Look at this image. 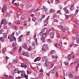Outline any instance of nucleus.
Wrapping results in <instances>:
<instances>
[{
  "instance_id": "1",
  "label": "nucleus",
  "mask_w": 79,
  "mask_h": 79,
  "mask_svg": "<svg viewBox=\"0 0 79 79\" xmlns=\"http://www.w3.org/2000/svg\"><path fill=\"white\" fill-rule=\"evenodd\" d=\"M20 54L21 55H23V56H26L27 57H29V53L28 52H25L23 51H21L20 53Z\"/></svg>"
},
{
  "instance_id": "2",
  "label": "nucleus",
  "mask_w": 79,
  "mask_h": 79,
  "mask_svg": "<svg viewBox=\"0 0 79 79\" xmlns=\"http://www.w3.org/2000/svg\"><path fill=\"white\" fill-rule=\"evenodd\" d=\"M56 69H57V66H55L53 69L51 70L50 72L51 73H52V74H54V73H55V72H56Z\"/></svg>"
},
{
  "instance_id": "3",
  "label": "nucleus",
  "mask_w": 79,
  "mask_h": 79,
  "mask_svg": "<svg viewBox=\"0 0 79 79\" xmlns=\"http://www.w3.org/2000/svg\"><path fill=\"white\" fill-rule=\"evenodd\" d=\"M49 35L50 36V38L53 39L55 36V33L53 31L50 32L49 33Z\"/></svg>"
},
{
  "instance_id": "4",
  "label": "nucleus",
  "mask_w": 79,
  "mask_h": 79,
  "mask_svg": "<svg viewBox=\"0 0 79 79\" xmlns=\"http://www.w3.org/2000/svg\"><path fill=\"white\" fill-rule=\"evenodd\" d=\"M76 22L77 24H78V26H76V24H74L73 25V26L75 27V28H78V27H79V20H78L77 19H76Z\"/></svg>"
},
{
  "instance_id": "5",
  "label": "nucleus",
  "mask_w": 79,
  "mask_h": 79,
  "mask_svg": "<svg viewBox=\"0 0 79 79\" xmlns=\"http://www.w3.org/2000/svg\"><path fill=\"white\" fill-rule=\"evenodd\" d=\"M22 48L23 49H25V50H27L28 48L27 46V44L26 43H24L22 44Z\"/></svg>"
},
{
  "instance_id": "6",
  "label": "nucleus",
  "mask_w": 79,
  "mask_h": 79,
  "mask_svg": "<svg viewBox=\"0 0 79 79\" xmlns=\"http://www.w3.org/2000/svg\"><path fill=\"white\" fill-rule=\"evenodd\" d=\"M43 47H44V48H45L46 49V50H49V48H48V44H44Z\"/></svg>"
},
{
  "instance_id": "7",
  "label": "nucleus",
  "mask_w": 79,
  "mask_h": 79,
  "mask_svg": "<svg viewBox=\"0 0 79 79\" xmlns=\"http://www.w3.org/2000/svg\"><path fill=\"white\" fill-rule=\"evenodd\" d=\"M64 11L65 13L66 14L69 13L70 12L68 9H67V7H65L64 8Z\"/></svg>"
},
{
  "instance_id": "8",
  "label": "nucleus",
  "mask_w": 79,
  "mask_h": 79,
  "mask_svg": "<svg viewBox=\"0 0 79 79\" xmlns=\"http://www.w3.org/2000/svg\"><path fill=\"white\" fill-rule=\"evenodd\" d=\"M7 10V7L6 6H4L2 8V12H3L4 11H5Z\"/></svg>"
},
{
  "instance_id": "9",
  "label": "nucleus",
  "mask_w": 79,
  "mask_h": 79,
  "mask_svg": "<svg viewBox=\"0 0 79 79\" xmlns=\"http://www.w3.org/2000/svg\"><path fill=\"white\" fill-rule=\"evenodd\" d=\"M68 76L69 78H70V79H72V78H73V77H74V76L72 74V73H71V72H70L69 73Z\"/></svg>"
},
{
  "instance_id": "10",
  "label": "nucleus",
  "mask_w": 79,
  "mask_h": 79,
  "mask_svg": "<svg viewBox=\"0 0 79 79\" xmlns=\"http://www.w3.org/2000/svg\"><path fill=\"white\" fill-rule=\"evenodd\" d=\"M26 64H27L26 63H23V64H21L22 67V68H24L25 69H26V67H27V65Z\"/></svg>"
},
{
  "instance_id": "11",
  "label": "nucleus",
  "mask_w": 79,
  "mask_h": 79,
  "mask_svg": "<svg viewBox=\"0 0 79 79\" xmlns=\"http://www.w3.org/2000/svg\"><path fill=\"white\" fill-rule=\"evenodd\" d=\"M23 35H20L19 36L18 40V41H19V42H21V40L22 39V37H23Z\"/></svg>"
},
{
  "instance_id": "12",
  "label": "nucleus",
  "mask_w": 79,
  "mask_h": 79,
  "mask_svg": "<svg viewBox=\"0 0 79 79\" xmlns=\"http://www.w3.org/2000/svg\"><path fill=\"white\" fill-rule=\"evenodd\" d=\"M55 46L56 48L60 49L61 48V46L58 44H55Z\"/></svg>"
},
{
  "instance_id": "13",
  "label": "nucleus",
  "mask_w": 79,
  "mask_h": 79,
  "mask_svg": "<svg viewBox=\"0 0 79 79\" xmlns=\"http://www.w3.org/2000/svg\"><path fill=\"white\" fill-rule=\"evenodd\" d=\"M24 6V5L23 4L21 3L20 5H19L18 6L19 8L20 9H23V7Z\"/></svg>"
},
{
  "instance_id": "14",
  "label": "nucleus",
  "mask_w": 79,
  "mask_h": 79,
  "mask_svg": "<svg viewBox=\"0 0 79 79\" xmlns=\"http://www.w3.org/2000/svg\"><path fill=\"white\" fill-rule=\"evenodd\" d=\"M21 76L23 77V76H25V71L24 70H23L22 71V72H21Z\"/></svg>"
},
{
  "instance_id": "15",
  "label": "nucleus",
  "mask_w": 79,
  "mask_h": 79,
  "mask_svg": "<svg viewBox=\"0 0 79 79\" xmlns=\"http://www.w3.org/2000/svg\"><path fill=\"white\" fill-rule=\"evenodd\" d=\"M32 6V3L29 4L27 6H26L27 9H29V8H31Z\"/></svg>"
},
{
  "instance_id": "16",
  "label": "nucleus",
  "mask_w": 79,
  "mask_h": 79,
  "mask_svg": "<svg viewBox=\"0 0 79 79\" xmlns=\"http://www.w3.org/2000/svg\"><path fill=\"white\" fill-rule=\"evenodd\" d=\"M22 13H23L20 11L18 12L17 13V15L18 18H19V15H22Z\"/></svg>"
},
{
  "instance_id": "17",
  "label": "nucleus",
  "mask_w": 79,
  "mask_h": 79,
  "mask_svg": "<svg viewBox=\"0 0 79 79\" xmlns=\"http://www.w3.org/2000/svg\"><path fill=\"white\" fill-rule=\"evenodd\" d=\"M2 21L4 23V25H5V24H7V20H6V19H3Z\"/></svg>"
},
{
  "instance_id": "18",
  "label": "nucleus",
  "mask_w": 79,
  "mask_h": 79,
  "mask_svg": "<svg viewBox=\"0 0 79 79\" xmlns=\"http://www.w3.org/2000/svg\"><path fill=\"white\" fill-rule=\"evenodd\" d=\"M74 5H72L70 7V10L71 11H73V10H74Z\"/></svg>"
},
{
  "instance_id": "19",
  "label": "nucleus",
  "mask_w": 79,
  "mask_h": 79,
  "mask_svg": "<svg viewBox=\"0 0 79 79\" xmlns=\"http://www.w3.org/2000/svg\"><path fill=\"white\" fill-rule=\"evenodd\" d=\"M0 40L2 42H3L5 40V38L3 37H2L0 38Z\"/></svg>"
},
{
  "instance_id": "20",
  "label": "nucleus",
  "mask_w": 79,
  "mask_h": 79,
  "mask_svg": "<svg viewBox=\"0 0 79 79\" xmlns=\"http://www.w3.org/2000/svg\"><path fill=\"white\" fill-rule=\"evenodd\" d=\"M43 8H44V11H45V12H47V11H48L47 8V7H46L45 6H43Z\"/></svg>"
},
{
  "instance_id": "21",
  "label": "nucleus",
  "mask_w": 79,
  "mask_h": 79,
  "mask_svg": "<svg viewBox=\"0 0 79 79\" xmlns=\"http://www.w3.org/2000/svg\"><path fill=\"white\" fill-rule=\"evenodd\" d=\"M55 11L53 10V9H51L49 10V12L50 13H55Z\"/></svg>"
},
{
  "instance_id": "22",
  "label": "nucleus",
  "mask_w": 79,
  "mask_h": 79,
  "mask_svg": "<svg viewBox=\"0 0 79 79\" xmlns=\"http://www.w3.org/2000/svg\"><path fill=\"white\" fill-rule=\"evenodd\" d=\"M42 50L44 52H45L47 51V50H46V49H45V48H44V47H42Z\"/></svg>"
},
{
  "instance_id": "23",
  "label": "nucleus",
  "mask_w": 79,
  "mask_h": 79,
  "mask_svg": "<svg viewBox=\"0 0 79 79\" xmlns=\"http://www.w3.org/2000/svg\"><path fill=\"white\" fill-rule=\"evenodd\" d=\"M71 58V54H69L67 57L68 60H69V59Z\"/></svg>"
},
{
  "instance_id": "24",
  "label": "nucleus",
  "mask_w": 79,
  "mask_h": 79,
  "mask_svg": "<svg viewBox=\"0 0 79 79\" xmlns=\"http://www.w3.org/2000/svg\"><path fill=\"white\" fill-rule=\"evenodd\" d=\"M35 20H36V17H33L32 19V21H34V22H35Z\"/></svg>"
},
{
  "instance_id": "25",
  "label": "nucleus",
  "mask_w": 79,
  "mask_h": 79,
  "mask_svg": "<svg viewBox=\"0 0 79 79\" xmlns=\"http://www.w3.org/2000/svg\"><path fill=\"white\" fill-rule=\"evenodd\" d=\"M62 38L63 39H65L66 38V35L65 34H63L62 35Z\"/></svg>"
},
{
  "instance_id": "26",
  "label": "nucleus",
  "mask_w": 79,
  "mask_h": 79,
  "mask_svg": "<svg viewBox=\"0 0 79 79\" xmlns=\"http://www.w3.org/2000/svg\"><path fill=\"white\" fill-rule=\"evenodd\" d=\"M44 31H42L39 34V35H40V36H42V35L44 34Z\"/></svg>"
},
{
  "instance_id": "27",
  "label": "nucleus",
  "mask_w": 79,
  "mask_h": 79,
  "mask_svg": "<svg viewBox=\"0 0 79 79\" xmlns=\"http://www.w3.org/2000/svg\"><path fill=\"white\" fill-rule=\"evenodd\" d=\"M21 19L23 20V19H25V16L24 15H22L20 17Z\"/></svg>"
},
{
  "instance_id": "28",
  "label": "nucleus",
  "mask_w": 79,
  "mask_h": 79,
  "mask_svg": "<svg viewBox=\"0 0 79 79\" xmlns=\"http://www.w3.org/2000/svg\"><path fill=\"white\" fill-rule=\"evenodd\" d=\"M47 57L46 56H44L42 58V60H43V61H44V60H47Z\"/></svg>"
},
{
  "instance_id": "29",
  "label": "nucleus",
  "mask_w": 79,
  "mask_h": 79,
  "mask_svg": "<svg viewBox=\"0 0 79 79\" xmlns=\"http://www.w3.org/2000/svg\"><path fill=\"white\" fill-rule=\"evenodd\" d=\"M3 36L4 37H5V38H6V33H4L3 34Z\"/></svg>"
},
{
  "instance_id": "30",
  "label": "nucleus",
  "mask_w": 79,
  "mask_h": 79,
  "mask_svg": "<svg viewBox=\"0 0 79 79\" xmlns=\"http://www.w3.org/2000/svg\"><path fill=\"white\" fill-rule=\"evenodd\" d=\"M12 36L11 35H9L8 36V39H11L12 38Z\"/></svg>"
},
{
  "instance_id": "31",
  "label": "nucleus",
  "mask_w": 79,
  "mask_h": 79,
  "mask_svg": "<svg viewBox=\"0 0 79 79\" xmlns=\"http://www.w3.org/2000/svg\"><path fill=\"white\" fill-rule=\"evenodd\" d=\"M15 23L16 24H20V23L19 22V21H17L15 22Z\"/></svg>"
},
{
  "instance_id": "32",
  "label": "nucleus",
  "mask_w": 79,
  "mask_h": 79,
  "mask_svg": "<svg viewBox=\"0 0 79 79\" xmlns=\"http://www.w3.org/2000/svg\"><path fill=\"white\" fill-rule=\"evenodd\" d=\"M43 38L47 36V34L46 33H44V34L42 35Z\"/></svg>"
},
{
  "instance_id": "33",
  "label": "nucleus",
  "mask_w": 79,
  "mask_h": 79,
  "mask_svg": "<svg viewBox=\"0 0 79 79\" xmlns=\"http://www.w3.org/2000/svg\"><path fill=\"white\" fill-rule=\"evenodd\" d=\"M41 40L42 42H45V39L43 37H42Z\"/></svg>"
},
{
  "instance_id": "34",
  "label": "nucleus",
  "mask_w": 79,
  "mask_h": 79,
  "mask_svg": "<svg viewBox=\"0 0 79 79\" xmlns=\"http://www.w3.org/2000/svg\"><path fill=\"white\" fill-rule=\"evenodd\" d=\"M76 43L77 44H79V38H76Z\"/></svg>"
},
{
  "instance_id": "35",
  "label": "nucleus",
  "mask_w": 79,
  "mask_h": 79,
  "mask_svg": "<svg viewBox=\"0 0 79 79\" xmlns=\"http://www.w3.org/2000/svg\"><path fill=\"white\" fill-rule=\"evenodd\" d=\"M55 53V51L52 50L50 54V55H52V54H53V53Z\"/></svg>"
},
{
  "instance_id": "36",
  "label": "nucleus",
  "mask_w": 79,
  "mask_h": 79,
  "mask_svg": "<svg viewBox=\"0 0 79 79\" xmlns=\"http://www.w3.org/2000/svg\"><path fill=\"white\" fill-rule=\"evenodd\" d=\"M31 34V33L29 31L27 32V33H26V35L27 36H29L30 35V34Z\"/></svg>"
},
{
  "instance_id": "37",
  "label": "nucleus",
  "mask_w": 79,
  "mask_h": 79,
  "mask_svg": "<svg viewBox=\"0 0 79 79\" xmlns=\"http://www.w3.org/2000/svg\"><path fill=\"white\" fill-rule=\"evenodd\" d=\"M78 11H79V10H76L75 13V15L76 16V15H77V13H78Z\"/></svg>"
},
{
  "instance_id": "38",
  "label": "nucleus",
  "mask_w": 79,
  "mask_h": 79,
  "mask_svg": "<svg viewBox=\"0 0 79 79\" xmlns=\"http://www.w3.org/2000/svg\"><path fill=\"white\" fill-rule=\"evenodd\" d=\"M47 29L46 27H44L41 30V31H43V32H44V31H45V29Z\"/></svg>"
},
{
  "instance_id": "39",
  "label": "nucleus",
  "mask_w": 79,
  "mask_h": 79,
  "mask_svg": "<svg viewBox=\"0 0 79 79\" xmlns=\"http://www.w3.org/2000/svg\"><path fill=\"white\" fill-rule=\"evenodd\" d=\"M78 60V59H77V61H75L74 62V63L75 64H77L78 62H79V61Z\"/></svg>"
},
{
  "instance_id": "40",
  "label": "nucleus",
  "mask_w": 79,
  "mask_h": 79,
  "mask_svg": "<svg viewBox=\"0 0 79 79\" xmlns=\"http://www.w3.org/2000/svg\"><path fill=\"white\" fill-rule=\"evenodd\" d=\"M18 61L17 60H15L13 61V63H18Z\"/></svg>"
},
{
  "instance_id": "41",
  "label": "nucleus",
  "mask_w": 79,
  "mask_h": 79,
  "mask_svg": "<svg viewBox=\"0 0 79 79\" xmlns=\"http://www.w3.org/2000/svg\"><path fill=\"white\" fill-rule=\"evenodd\" d=\"M32 50V48L31 47H29L28 48V51H31Z\"/></svg>"
},
{
  "instance_id": "42",
  "label": "nucleus",
  "mask_w": 79,
  "mask_h": 79,
  "mask_svg": "<svg viewBox=\"0 0 79 79\" xmlns=\"http://www.w3.org/2000/svg\"><path fill=\"white\" fill-rule=\"evenodd\" d=\"M45 15H43L42 18L40 19V20H41V21H42V19H44V18H45Z\"/></svg>"
},
{
  "instance_id": "43",
  "label": "nucleus",
  "mask_w": 79,
  "mask_h": 79,
  "mask_svg": "<svg viewBox=\"0 0 79 79\" xmlns=\"http://www.w3.org/2000/svg\"><path fill=\"white\" fill-rule=\"evenodd\" d=\"M53 17L54 18H56V17H57V15H56V14L55 13H54Z\"/></svg>"
},
{
  "instance_id": "44",
  "label": "nucleus",
  "mask_w": 79,
  "mask_h": 79,
  "mask_svg": "<svg viewBox=\"0 0 79 79\" xmlns=\"http://www.w3.org/2000/svg\"><path fill=\"white\" fill-rule=\"evenodd\" d=\"M35 42L33 41L32 42V46H33V47H35Z\"/></svg>"
},
{
  "instance_id": "45",
  "label": "nucleus",
  "mask_w": 79,
  "mask_h": 79,
  "mask_svg": "<svg viewBox=\"0 0 79 79\" xmlns=\"http://www.w3.org/2000/svg\"><path fill=\"white\" fill-rule=\"evenodd\" d=\"M66 31H67V29H66V28H64L62 29V31L63 32H66Z\"/></svg>"
},
{
  "instance_id": "46",
  "label": "nucleus",
  "mask_w": 79,
  "mask_h": 79,
  "mask_svg": "<svg viewBox=\"0 0 79 79\" xmlns=\"http://www.w3.org/2000/svg\"><path fill=\"white\" fill-rule=\"evenodd\" d=\"M24 77L26 79H28V76H27L26 74H25V75H24Z\"/></svg>"
},
{
  "instance_id": "47",
  "label": "nucleus",
  "mask_w": 79,
  "mask_h": 79,
  "mask_svg": "<svg viewBox=\"0 0 79 79\" xmlns=\"http://www.w3.org/2000/svg\"><path fill=\"white\" fill-rule=\"evenodd\" d=\"M78 68H79V66L78 65L76 67V71H78Z\"/></svg>"
},
{
  "instance_id": "48",
  "label": "nucleus",
  "mask_w": 79,
  "mask_h": 79,
  "mask_svg": "<svg viewBox=\"0 0 79 79\" xmlns=\"http://www.w3.org/2000/svg\"><path fill=\"white\" fill-rule=\"evenodd\" d=\"M16 45V44L15 43H13L12 44V46L13 47H15Z\"/></svg>"
},
{
  "instance_id": "49",
  "label": "nucleus",
  "mask_w": 79,
  "mask_h": 79,
  "mask_svg": "<svg viewBox=\"0 0 79 79\" xmlns=\"http://www.w3.org/2000/svg\"><path fill=\"white\" fill-rule=\"evenodd\" d=\"M48 20H47V19H46L44 21V23H46L47 24H48Z\"/></svg>"
},
{
  "instance_id": "50",
  "label": "nucleus",
  "mask_w": 79,
  "mask_h": 79,
  "mask_svg": "<svg viewBox=\"0 0 79 79\" xmlns=\"http://www.w3.org/2000/svg\"><path fill=\"white\" fill-rule=\"evenodd\" d=\"M45 66L47 68H48L49 66V64H45Z\"/></svg>"
},
{
  "instance_id": "51",
  "label": "nucleus",
  "mask_w": 79,
  "mask_h": 79,
  "mask_svg": "<svg viewBox=\"0 0 79 79\" xmlns=\"http://www.w3.org/2000/svg\"><path fill=\"white\" fill-rule=\"evenodd\" d=\"M65 19H68V17H69V15H66L65 14Z\"/></svg>"
},
{
  "instance_id": "52",
  "label": "nucleus",
  "mask_w": 79,
  "mask_h": 79,
  "mask_svg": "<svg viewBox=\"0 0 79 79\" xmlns=\"http://www.w3.org/2000/svg\"><path fill=\"white\" fill-rule=\"evenodd\" d=\"M8 67L9 68H11V67H12V65H11V64H9L8 65Z\"/></svg>"
},
{
  "instance_id": "53",
  "label": "nucleus",
  "mask_w": 79,
  "mask_h": 79,
  "mask_svg": "<svg viewBox=\"0 0 79 79\" xmlns=\"http://www.w3.org/2000/svg\"><path fill=\"white\" fill-rule=\"evenodd\" d=\"M45 64H49V62L48 60H46Z\"/></svg>"
},
{
  "instance_id": "54",
  "label": "nucleus",
  "mask_w": 79,
  "mask_h": 79,
  "mask_svg": "<svg viewBox=\"0 0 79 79\" xmlns=\"http://www.w3.org/2000/svg\"><path fill=\"white\" fill-rule=\"evenodd\" d=\"M52 66L49 69H50L51 68H52L53 67V66H54V64L53 63H52L51 64Z\"/></svg>"
},
{
  "instance_id": "55",
  "label": "nucleus",
  "mask_w": 79,
  "mask_h": 79,
  "mask_svg": "<svg viewBox=\"0 0 79 79\" xmlns=\"http://www.w3.org/2000/svg\"><path fill=\"white\" fill-rule=\"evenodd\" d=\"M55 77H58V74L57 73V72H56L55 74Z\"/></svg>"
},
{
  "instance_id": "56",
  "label": "nucleus",
  "mask_w": 79,
  "mask_h": 79,
  "mask_svg": "<svg viewBox=\"0 0 79 79\" xmlns=\"http://www.w3.org/2000/svg\"><path fill=\"white\" fill-rule=\"evenodd\" d=\"M59 8L60 9H62V8H63V6H62V5H59Z\"/></svg>"
},
{
  "instance_id": "57",
  "label": "nucleus",
  "mask_w": 79,
  "mask_h": 79,
  "mask_svg": "<svg viewBox=\"0 0 79 79\" xmlns=\"http://www.w3.org/2000/svg\"><path fill=\"white\" fill-rule=\"evenodd\" d=\"M78 47V45L76 44H74V47Z\"/></svg>"
},
{
  "instance_id": "58",
  "label": "nucleus",
  "mask_w": 79,
  "mask_h": 79,
  "mask_svg": "<svg viewBox=\"0 0 79 79\" xmlns=\"http://www.w3.org/2000/svg\"><path fill=\"white\" fill-rule=\"evenodd\" d=\"M44 72V70H43V69H41L40 70V73H43Z\"/></svg>"
},
{
  "instance_id": "59",
  "label": "nucleus",
  "mask_w": 79,
  "mask_h": 79,
  "mask_svg": "<svg viewBox=\"0 0 79 79\" xmlns=\"http://www.w3.org/2000/svg\"><path fill=\"white\" fill-rule=\"evenodd\" d=\"M37 58H38L37 60L38 61H40V60H41V58L40 57H38Z\"/></svg>"
},
{
  "instance_id": "60",
  "label": "nucleus",
  "mask_w": 79,
  "mask_h": 79,
  "mask_svg": "<svg viewBox=\"0 0 79 79\" xmlns=\"http://www.w3.org/2000/svg\"><path fill=\"white\" fill-rule=\"evenodd\" d=\"M21 72H22V71H17V73L18 74H20L21 73Z\"/></svg>"
},
{
  "instance_id": "61",
  "label": "nucleus",
  "mask_w": 79,
  "mask_h": 79,
  "mask_svg": "<svg viewBox=\"0 0 79 79\" xmlns=\"http://www.w3.org/2000/svg\"><path fill=\"white\" fill-rule=\"evenodd\" d=\"M21 79V77H18L16 78V79Z\"/></svg>"
},
{
  "instance_id": "62",
  "label": "nucleus",
  "mask_w": 79,
  "mask_h": 79,
  "mask_svg": "<svg viewBox=\"0 0 79 79\" xmlns=\"http://www.w3.org/2000/svg\"><path fill=\"white\" fill-rule=\"evenodd\" d=\"M7 26L4 25V29H7Z\"/></svg>"
},
{
  "instance_id": "63",
  "label": "nucleus",
  "mask_w": 79,
  "mask_h": 79,
  "mask_svg": "<svg viewBox=\"0 0 79 79\" xmlns=\"http://www.w3.org/2000/svg\"><path fill=\"white\" fill-rule=\"evenodd\" d=\"M58 27L59 28V29H63V26H59Z\"/></svg>"
},
{
  "instance_id": "64",
  "label": "nucleus",
  "mask_w": 79,
  "mask_h": 79,
  "mask_svg": "<svg viewBox=\"0 0 79 79\" xmlns=\"http://www.w3.org/2000/svg\"><path fill=\"white\" fill-rule=\"evenodd\" d=\"M37 59H38V58L37 57L36 59H35V60H34V62H36V61H38L37 60Z\"/></svg>"
}]
</instances>
